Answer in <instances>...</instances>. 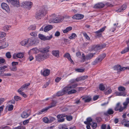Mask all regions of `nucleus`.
Listing matches in <instances>:
<instances>
[{
    "label": "nucleus",
    "mask_w": 129,
    "mask_h": 129,
    "mask_svg": "<svg viewBox=\"0 0 129 129\" xmlns=\"http://www.w3.org/2000/svg\"><path fill=\"white\" fill-rule=\"evenodd\" d=\"M50 47L47 46L45 47L40 48L39 51L41 53L38 54L36 56V59L38 61H40L42 59L44 60L47 58L49 56V54L48 53L49 51Z\"/></svg>",
    "instance_id": "1"
},
{
    "label": "nucleus",
    "mask_w": 129,
    "mask_h": 129,
    "mask_svg": "<svg viewBox=\"0 0 129 129\" xmlns=\"http://www.w3.org/2000/svg\"><path fill=\"white\" fill-rule=\"evenodd\" d=\"M78 86V84H70L64 87L63 89L65 94L67 93L68 94H71L76 93L77 91L75 89H72Z\"/></svg>",
    "instance_id": "2"
},
{
    "label": "nucleus",
    "mask_w": 129,
    "mask_h": 129,
    "mask_svg": "<svg viewBox=\"0 0 129 129\" xmlns=\"http://www.w3.org/2000/svg\"><path fill=\"white\" fill-rule=\"evenodd\" d=\"M47 13L46 10L42 7L36 13L35 17L38 20L41 19L46 15Z\"/></svg>",
    "instance_id": "3"
},
{
    "label": "nucleus",
    "mask_w": 129,
    "mask_h": 129,
    "mask_svg": "<svg viewBox=\"0 0 129 129\" xmlns=\"http://www.w3.org/2000/svg\"><path fill=\"white\" fill-rule=\"evenodd\" d=\"M64 19V17L63 16L59 15L56 17L55 18L50 19L49 21V22L50 23H59L61 22Z\"/></svg>",
    "instance_id": "4"
},
{
    "label": "nucleus",
    "mask_w": 129,
    "mask_h": 129,
    "mask_svg": "<svg viewBox=\"0 0 129 129\" xmlns=\"http://www.w3.org/2000/svg\"><path fill=\"white\" fill-rule=\"evenodd\" d=\"M57 103V102L56 101H53L50 105L48 106L46 108L41 110L37 114L39 115L43 114V113L46 112L49 109L55 106H56V104Z\"/></svg>",
    "instance_id": "5"
},
{
    "label": "nucleus",
    "mask_w": 129,
    "mask_h": 129,
    "mask_svg": "<svg viewBox=\"0 0 129 129\" xmlns=\"http://www.w3.org/2000/svg\"><path fill=\"white\" fill-rule=\"evenodd\" d=\"M33 6V3L29 1L23 2L21 4L22 7L29 10L31 9Z\"/></svg>",
    "instance_id": "6"
},
{
    "label": "nucleus",
    "mask_w": 129,
    "mask_h": 129,
    "mask_svg": "<svg viewBox=\"0 0 129 129\" xmlns=\"http://www.w3.org/2000/svg\"><path fill=\"white\" fill-rule=\"evenodd\" d=\"M106 54L105 53L100 55L92 62V65H96L98 63L102 61L103 59L106 57Z\"/></svg>",
    "instance_id": "7"
},
{
    "label": "nucleus",
    "mask_w": 129,
    "mask_h": 129,
    "mask_svg": "<svg viewBox=\"0 0 129 129\" xmlns=\"http://www.w3.org/2000/svg\"><path fill=\"white\" fill-rule=\"evenodd\" d=\"M28 44L29 46H31L33 45H37L39 43L36 41L35 38H31L27 39Z\"/></svg>",
    "instance_id": "8"
},
{
    "label": "nucleus",
    "mask_w": 129,
    "mask_h": 129,
    "mask_svg": "<svg viewBox=\"0 0 129 129\" xmlns=\"http://www.w3.org/2000/svg\"><path fill=\"white\" fill-rule=\"evenodd\" d=\"M39 37L41 40L43 41H46L50 40L52 38V35H51L49 36L45 37L44 35L39 34Z\"/></svg>",
    "instance_id": "9"
},
{
    "label": "nucleus",
    "mask_w": 129,
    "mask_h": 129,
    "mask_svg": "<svg viewBox=\"0 0 129 129\" xmlns=\"http://www.w3.org/2000/svg\"><path fill=\"white\" fill-rule=\"evenodd\" d=\"M67 116V115L65 114H59L57 115V121L59 122H62L64 121L65 119L63 117Z\"/></svg>",
    "instance_id": "10"
},
{
    "label": "nucleus",
    "mask_w": 129,
    "mask_h": 129,
    "mask_svg": "<svg viewBox=\"0 0 129 129\" xmlns=\"http://www.w3.org/2000/svg\"><path fill=\"white\" fill-rule=\"evenodd\" d=\"M30 84L29 83H27L23 85L20 88L18 89V92H22L25 89H27L30 85Z\"/></svg>",
    "instance_id": "11"
},
{
    "label": "nucleus",
    "mask_w": 129,
    "mask_h": 129,
    "mask_svg": "<svg viewBox=\"0 0 129 129\" xmlns=\"http://www.w3.org/2000/svg\"><path fill=\"white\" fill-rule=\"evenodd\" d=\"M84 17V15L79 14H77L75 15L72 18L76 20H79L82 19Z\"/></svg>",
    "instance_id": "12"
},
{
    "label": "nucleus",
    "mask_w": 129,
    "mask_h": 129,
    "mask_svg": "<svg viewBox=\"0 0 129 129\" xmlns=\"http://www.w3.org/2000/svg\"><path fill=\"white\" fill-rule=\"evenodd\" d=\"M41 72L42 75L46 76H48L49 74L50 71L48 69H44L43 70H41Z\"/></svg>",
    "instance_id": "13"
},
{
    "label": "nucleus",
    "mask_w": 129,
    "mask_h": 129,
    "mask_svg": "<svg viewBox=\"0 0 129 129\" xmlns=\"http://www.w3.org/2000/svg\"><path fill=\"white\" fill-rule=\"evenodd\" d=\"M124 109V108L121 107V106L119 103H117L116 107L115 108V111L119 110V112H122Z\"/></svg>",
    "instance_id": "14"
},
{
    "label": "nucleus",
    "mask_w": 129,
    "mask_h": 129,
    "mask_svg": "<svg viewBox=\"0 0 129 129\" xmlns=\"http://www.w3.org/2000/svg\"><path fill=\"white\" fill-rule=\"evenodd\" d=\"M1 7L2 9L5 10L7 12H8L10 11L9 7L6 3H2L1 4Z\"/></svg>",
    "instance_id": "15"
},
{
    "label": "nucleus",
    "mask_w": 129,
    "mask_h": 129,
    "mask_svg": "<svg viewBox=\"0 0 129 129\" xmlns=\"http://www.w3.org/2000/svg\"><path fill=\"white\" fill-rule=\"evenodd\" d=\"M10 2L11 4L14 6V7H18L19 6V0H12Z\"/></svg>",
    "instance_id": "16"
},
{
    "label": "nucleus",
    "mask_w": 129,
    "mask_h": 129,
    "mask_svg": "<svg viewBox=\"0 0 129 129\" xmlns=\"http://www.w3.org/2000/svg\"><path fill=\"white\" fill-rule=\"evenodd\" d=\"M24 56V54L23 53H19L16 54H14L13 55V58H15L16 57L18 58H22Z\"/></svg>",
    "instance_id": "17"
},
{
    "label": "nucleus",
    "mask_w": 129,
    "mask_h": 129,
    "mask_svg": "<svg viewBox=\"0 0 129 129\" xmlns=\"http://www.w3.org/2000/svg\"><path fill=\"white\" fill-rule=\"evenodd\" d=\"M63 57H64L67 58L73 64L74 63V61L71 58L70 55L68 53H66L64 54L63 55Z\"/></svg>",
    "instance_id": "18"
},
{
    "label": "nucleus",
    "mask_w": 129,
    "mask_h": 129,
    "mask_svg": "<svg viewBox=\"0 0 129 129\" xmlns=\"http://www.w3.org/2000/svg\"><path fill=\"white\" fill-rule=\"evenodd\" d=\"M104 6L105 5L104 4L102 3H100L95 4L94 8L96 9L102 8H103Z\"/></svg>",
    "instance_id": "19"
},
{
    "label": "nucleus",
    "mask_w": 129,
    "mask_h": 129,
    "mask_svg": "<svg viewBox=\"0 0 129 129\" xmlns=\"http://www.w3.org/2000/svg\"><path fill=\"white\" fill-rule=\"evenodd\" d=\"M38 50L37 48H34L31 49L28 52V54L30 55L31 54L36 53L38 52Z\"/></svg>",
    "instance_id": "20"
},
{
    "label": "nucleus",
    "mask_w": 129,
    "mask_h": 129,
    "mask_svg": "<svg viewBox=\"0 0 129 129\" xmlns=\"http://www.w3.org/2000/svg\"><path fill=\"white\" fill-rule=\"evenodd\" d=\"M29 115V114L25 111H23L21 115V117L23 118H26Z\"/></svg>",
    "instance_id": "21"
},
{
    "label": "nucleus",
    "mask_w": 129,
    "mask_h": 129,
    "mask_svg": "<svg viewBox=\"0 0 129 129\" xmlns=\"http://www.w3.org/2000/svg\"><path fill=\"white\" fill-rule=\"evenodd\" d=\"M1 41H2V49H4L8 46V44L5 41V39L1 40Z\"/></svg>",
    "instance_id": "22"
},
{
    "label": "nucleus",
    "mask_w": 129,
    "mask_h": 129,
    "mask_svg": "<svg viewBox=\"0 0 129 129\" xmlns=\"http://www.w3.org/2000/svg\"><path fill=\"white\" fill-rule=\"evenodd\" d=\"M52 54L53 55L57 57H59V53L58 50H53L52 52Z\"/></svg>",
    "instance_id": "23"
},
{
    "label": "nucleus",
    "mask_w": 129,
    "mask_h": 129,
    "mask_svg": "<svg viewBox=\"0 0 129 129\" xmlns=\"http://www.w3.org/2000/svg\"><path fill=\"white\" fill-rule=\"evenodd\" d=\"M114 112V111L112 109L110 108L106 112H104V114L105 115L107 116L109 114L110 115L113 114Z\"/></svg>",
    "instance_id": "24"
},
{
    "label": "nucleus",
    "mask_w": 129,
    "mask_h": 129,
    "mask_svg": "<svg viewBox=\"0 0 129 129\" xmlns=\"http://www.w3.org/2000/svg\"><path fill=\"white\" fill-rule=\"evenodd\" d=\"M118 25V23H114L113 24V26L110 29V31L112 32H114L115 31Z\"/></svg>",
    "instance_id": "25"
},
{
    "label": "nucleus",
    "mask_w": 129,
    "mask_h": 129,
    "mask_svg": "<svg viewBox=\"0 0 129 129\" xmlns=\"http://www.w3.org/2000/svg\"><path fill=\"white\" fill-rule=\"evenodd\" d=\"M53 28L52 25H48L46 26L44 28V31L46 32L51 30Z\"/></svg>",
    "instance_id": "26"
},
{
    "label": "nucleus",
    "mask_w": 129,
    "mask_h": 129,
    "mask_svg": "<svg viewBox=\"0 0 129 129\" xmlns=\"http://www.w3.org/2000/svg\"><path fill=\"white\" fill-rule=\"evenodd\" d=\"M127 8V6L125 4L123 5L121 8L119 9L118 10H116V12H121L125 10Z\"/></svg>",
    "instance_id": "27"
},
{
    "label": "nucleus",
    "mask_w": 129,
    "mask_h": 129,
    "mask_svg": "<svg viewBox=\"0 0 129 129\" xmlns=\"http://www.w3.org/2000/svg\"><path fill=\"white\" fill-rule=\"evenodd\" d=\"M95 53H89L86 56V58L87 60H89L92 59L95 54Z\"/></svg>",
    "instance_id": "28"
},
{
    "label": "nucleus",
    "mask_w": 129,
    "mask_h": 129,
    "mask_svg": "<svg viewBox=\"0 0 129 129\" xmlns=\"http://www.w3.org/2000/svg\"><path fill=\"white\" fill-rule=\"evenodd\" d=\"M127 47L124 50L122 51L121 53L122 54H124L126 52L129 51V39L128 42L127 43Z\"/></svg>",
    "instance_id": "29"
},
{
    "label": "nucleus",
    "mask_w": 129,
    "mask_h": 129,
    "mask_svg": "<svg viewBox=\"0 0 129 129\" xmlns=\"http://www.w3.org/2000/svg\"><path fill=\"white\" fill-rule=\"evenodd\" d=\"M11 27V26L10 25H6L4 26L3 28V29L4 31L8 32L10 28Z\"/></svg>",
    "instance_id": "30"
},
{
    "label": "nucleus",
    "mask_w": 129,
    "mask_h": 129,
    "mask_svg": "<svg viewBox=\"0 0 129 129\" xmlns=\"http://www.w3.org/2000/svg\"><path fill=\"white\" fill-rule=\"evenodd\" d=\"M92 121V119L90 117H89L87 118V121L84 122V123L86 124H90V122Z\"/></svg>",
    "instance_id": "31"
},
{
    "label": "nucleus",
    "mask_w": 129,
    "mask_h": 129,
    "mask_svg": "<svg viewBox=\"0 0 129 129\" xmlns=\"http://www.w3.org/2000/svg\"><path fill=\"white\" fill-rule=\"evenodd\" d=\"M36 28V26L34 24L31 25L29 26L27 28L28 30H34Z\"/></svg>",
    "instance_id": "32"
},
{
    "label": "nucleus",
    "mask_w": 129,
    "mask_h": 129,
    "mask_svg": "<svg viewBox=\"0 0 129 129\" xmlns=\"http://www.w3.org/2000/svg\"><path fill=\"white\" fill-rule=\"evenodd\" d=\"M27 39H25L22 41L20 43V44L22 46H24L28 43Z\"/></svg>",
    "instance_id": "33"
},
{
    "label": "nucleus",
    "mask_w": 129,
    "mask_h": 129,
    "mask_svg": "<svg viewBox=\"0 0 129 129\" xmlns=\"http://www.w3.org/2000/svg\"><path fill=\"white\" fill-rule=\"evenodd\" d=\"M64 94H65V93L62 89L61 91H59L57 92L56 94V96H58L63 95Z\"/></svg>",
    "instance_id": "34"
},
{
    "label": "nucleus",
    "mask_w": 129,
    "mask_h": 129,
    "mask_svg": "<svg viewBox=\"0 0 129 129\" xmlns=\"http://www.w3.org/2000/svg\"><path fill=\"white\" fill-rule=\"evenodd\" d=\"M129 103V98H127L126 99V101L125 102H124L123 104L124 106V107H123L124 108V109L126 107L128 104Z\"/></svg>",
    "instance_id": "35"
},
{
    "label": "nucleus",
    "mask_w": 129,
    "mask_h": 129,
    "mask_svg": "<svg viewBox=\"0 0 129 129\" xmlns=\"http://www.w3.org/2000/svg\"><path fill=\"white\" fill-rule=\"evenodd\" d=\"M72 29V27L71 26L67 27L65 29L63 30V32H68Z\"/></svg>",
    "instance_id": "36"
},
{
    "label": "nucleus",
    "mask_w": 129,
    "mask_h": 129,
    "mask_svg": "<svg viewBox=\"0 0 129 129\" xmlns=\"http://www.w3.org/2000/svg\"><path fill=\"white\" fill-rule=\"evenodd\" d=\"M77 37L76 34L75 33L72 34L69 37V38L70 39H75Z\"/></svg>",
    "instance_id": "37"
},
{
    "label": "nucleus",
    "mask_w": 129,
    "mask_h": 129,
    "mask_svg": "<svg viewBox=\"0 0 129 129\" xmlns=\"http://www.w3.org/2000/svg\"><path fill=\"white\" fill-rule=\"evenodd\" d=\"M10 69L12 71H16L17 70V68L15 66H12L10 67Z\"/></svg>",
    "instance_id": "38"
},
{
    "label": "nucleus",
    "mask_w": 129,
    "mask_h": 129,
    "mask_svg": "<svg viewBox=\"0 0 129 129\" xmlns=\"http://www.w3.org/2000/svg\"><path fill=\"white\" fill-rule=\"evenodd\" d=\"M123 121L125 123L124 124V126L126 127H129V121H127L125 119H124Z\"/></svg>",
    "instance_id": "39"
},
{
    "label": "nucleus",
    "mask_w": 129,
    "mask_h": 129,
    "mask_svg": "<svg viewBox=\"0 0 129 129\" xmlns=\"http://www.w3.org/2000/svg\"><path fill=\"white\" fill-rule=\"evenodd\" d=\"M112 90H111V88L110 87H109L108 88V90L107 91H106L105 92V93L106 94H108L112 92Z\"/></svg>",
    "instance_id": "40"
},
{
    "label": "nucleus",
    "mask_w": 129,
    "mask_h": 129,
    "mask_svg": "<svg viewBox=\"0 0 129 129\" xmlns=\"http://www.w3.org/2000/svg\"><path fill=\"white\" fill-rule=\"evenodd\" d=\"M126 95V93L124 92H117L116 93V95L118 96H125Z\"/></svg>",
    "instance_id": "41"
},
{
    "label": "nucleus",
    "mask_w": 129,
    "mask_h": 129,
    "mask_svg": "<svg viewBox=\"0 0 129 129\" xmlns=\"http://www.w3.org/2000/svg\"><path fill=\"white\" fill-rule=\"evenodd\" d=\"M101 47L100 45H98L96 46L94 48V50L95 51H98L99 50L101 49Z\"/></svg>",
    "instance_id": "42"
},
{
    "label": "nucleus",
    "mask_w": 129,
    "mask_h": 129,
    "mask_svg": "<svg viewBox=\"0 0 129 129\" xmlns=\"http://www.w3.org/2000/svg\"><path fill=\"white\" fill-rule=\"evenodd\" d=\"M118 90L119 91H122L124 92V91L125 90V89L124 87L123 86H119L118 88Z\"/></svg>",
    "instance_id": "43"
},
{
    "label": "nucleus",
    "mask_w": 129,
    "mask_h": 129,
    "mask_svg": "<svg viewBox=\"0 0 129 129\" xmlns=\"http://www.w3.org/2000/svg\"><path fill=\"white\" fill-rule=\"evenodd\" d=\"M121 66L120 65H117L114 67V69L118 71H120Z\"/></svg>",
    "instance_id": "44"
},
{
    "label": "nucleus",
    "mask_w": 129,
    "mask_h": 129,
    "mask_svg": "<svg viewBox=\"0 0 129 129\" xmlns=\"http://www.w3.org/2000/svg\"><path fill=\"white\" fill-rule=\"evenodd\" d=\"M43 121L46 123H49V120L46 117H45L43 118Z\"/></svg>",
    "instance_id": "45"
},
{
    "label": "nucleus",
    "mask_w": 129,
    "mask_h": 129,
    "mask_svg": "<svg viewBox=\"0 0 129 129\" xmlns=\"http://www.w3.org/2000/svg\"><path fill=\"white\" fill-rule=\"evenodd\" d=\"M106 26H104L102 28L98 31H96L95 32H102L105 30L106 28Z\"/></svg>",
    "instance_id": "46"
},
{
    "label": "nucleus",
    "mask_w": 129,
    "mask_h": 129,
    "mask_svg": "<svg viewBox=\"0 0 129 129\" xmlns=\"http://www.w3.org/2000/svg\"><path fill=\"white\" fill-rule=\"evenodd\" d=\"M6 56L8 58H10L11 57V55L10 53L9 52L6 53Z\"/></svg>",
    "instance_id": "47"
},
{
    "label": "nucleus",
    "mask_w": 129,
    "mask_h": 129,
    "mask_svg": "<svg viewBox=\"0 0 129 129\" xmlns=\"http://www.w3.org/2000/svg\"><path fill=\"white\" fill-rule=\"evenodd\" d=\"M99 89L101 90H104L105 89L104 85L102 84H100L99 86Z\"/></svg>",
    "instance_id": "48"
},
{
    "label": "nucleus",
    "mask_w": 129,
    "mask_h": 129,
    "mask_svg": "<svg viewBox=\"0 0 129 129\" xmlns=\"http://www.w3.org/2000/svg\"><path fill=\"white\" fill-rule=\"evenodd\" d=\"M84 99V101L85 102H90L91 100V98L90 97H89L86 99L83 98Z\"/></svg>",
    "instance_id": "49"
},
{
    "label": "nucleus",
    "mask_w": 129,
    "mask_h": 129,
    "mask_svg": "<svg viewBox=\"0 0 129 129\" xmlns=\"http://www.w3.org/2000/svg\"><path fill=\"white\" fill-rule=\"evenodd\" d=\"M55 119V118L53 117H50L49 120V123L52 122Z\"/></svg>",
    "instance_id": "50"
},
{
    "label": "nucleus",
    "mask_w": 129,
    "mask_h": 129,
    "mask_svg": "<svg viewBox=\"0 0 129 129\" xmlns=\"http://www.w3.org/2000/svg\"><path fill=\"white\" fill-rule=\"evenodd\" d=\"M20 94L25 98L27 97V95L23 92H18Z\"/></svg>",
    "instance_id": "51"
},
{
    "label": "nucleus",
    "mask_w": 129,
    "mask_h": 129,
    "mask_svg": "<svg viewBox=\"0 0 129 129\" xmlns=\"http://www.w3.org/2000/svg\"><path fill=\"white\" fill-rule=\"evenodd\" d=\"M6 35L5 33H0V39L5 37Z\"/></svg>",
    "instance_id": "52"
},
{
    "label": "nucleus",
    "mask_w": 129,
    "mask_h": 129,
    "mask_svg": "<svg viewBox=\"0 0 129 129\" xmlns=\"http://www.w3.org/2000/svg\"><path fill=\"white\" fill-rule=\"evenodd\" d=\"M15 100L16 101L20 100H21V98L19 96H15L14 97Z\"/></svg>",
    "instance_id": "53"
},
{
    "label": "nucleus",
    "mask_w": 129,
    "mask_h": 129,
    "mask_svg": "<svg viewBox=\"0 0 129 129\" xmlns=\"http://www.w3.org/2000/svg\"><path fill=\"white\" fill-rule=\"evenodd\" d=\"M50 83V81H48L44 85L43 87V88H46L47 86H48L49 84Z\"/></svg>",
    "instance_id": "54"
},
{
    "label": "nucleus",
    "mask_w": 129,
    "mask_h": 129,
    "mask_svg": "<svg viewBox=\"0 0 129 129\" xmlns=\"http://www.w3.org/2000/svg\"><path fill=\"white\" fill-rule=\"evenodd\" d=\"M75 70L77 72H84V69H75Z\"/></svg>",
    "instance_id": "55"
},
{
    "label": "nucleus",
    "mask_w": 129,
    "mask_h": 129,
    "mask_svg": "<svg viewBox=\"0 0 129 129\" xmlns=\"http://www.w3.org/2000/svg\"><path fill=\"white\" fill-rule=\"evenodd\" d=\"M66 117L67 120L69 121H71L73 118L71 116H67H67Z\"/></svg>",
    "instance_id": "56"
},
{
    "label": "nucleus",
    "mask_w": 129,
    "mask_h": 129,
    "mask_svg": "<svg viewBox=\"0 0 129 129\" xmlns=\"http://www.w3.org/2000/svg\"><path fill=\"white\" fill-rule=\"evenodd\" d=\"M61 79L60 77H57L55 79V81L56 82H58Z\"/></svg>",
    "instance_id": "57"
},
{
    "label": "nucleus",
    "mask_w": 129,
    "mask_h": 129,
    "mask_svg": "<svg viewBox=\"0 0 129 129\" xmlns=\"http://www.w3.org/2000/svg\"><path fill=\"white\" fill-rule=\"evenodd\" d=\"M5 61V59L2 57H0V64L4 63Z\"/></svg>",
    "instance_id": "58"
},
{
    "label": "nucleus",
    "mask_w": 129,
    "mask_h": 129,
    "mask_svg": "<svg viewBox=\"0 0 129 129\" xmlns=\"http://www.w3.org/2000/svg\"><path fill=\"white\" fill-rule=\"evenodd\" d=\"M83 35L88 40H89L90 39V38L85 33H84Z\"/></svg>",
    "instance_id": "59"
},
{
    "label": "nucleus",
    "mask_w": 129,
    "mask_h": 129,
    "mask_svg": "<svg viewBox=\"0 0 129 129\" xmlns=\"http://www.w3.org/2000/svg\"><path fill=\"white\" fill-rule=\"evenodd\" d=\"M13 108V106L12 105H10L9 107L8 110L10 111L12 110Z\"/></svg>",
    "instance_id": "60"
},
{
    "label": "nucleus",
    "mask_w": 129,
    "mask_h": 129,
    "mask_svg": "<svg viewBox=\"0 0 129 129\" xmlns=\"http://www.w3.org/2000/svg\"><path fill=\"white\" fill-rule=\"evenodd\" d=\"M29 122L28 120H24L23 122V124L24 125H25L28 124Z\"/></svg>",
    "instance_id": "61"
},
{
    "label": "nucleus",
    "mask_w": 129,
    "mask_h": 129,
    "mask_svg": "<svg viewBox=\"0 0 129 129\" xmlns=\"http://www.w3.org/2000/svg\"><path fill=\"white\" fill-rule=\"evenodd\" d=\"M97 124L96 123H93V124L92 125V127L93 128H95L97 127Z\"/></svg>",
    "instance_id": "62"
},
{
    "label": "nucleus",
    "mask_w": 129,
    "mask_h": 129,
    "mask_svg": "<svg viewBox=\"0 0 129 129\" xmlns=\"http://www.w3.org/2000/svg\"><path fill=\"white\" fill-rule=\"evenodd\" d=\"M18 62L13 61L12 63V66H15L16 65H17L18 64Z\"/></svg>",
    "instance_id": "63"
},
{
    "label": "nucleus",
    "mask_w": 129,
    "mask_h": 129,
    "mask_svg": "<svg viewBox=\"0 0 129 129\" xmlns=\"http://www.w3.org/2000/svg\"><path fill=\"white\" fill-rule=\"evenodd\" d=\"M96 120L98 122H99L101 121L102 119L101 117H98L96 118Z\"/></svg>",
    "instance_id": "64"
}]
</instances>
